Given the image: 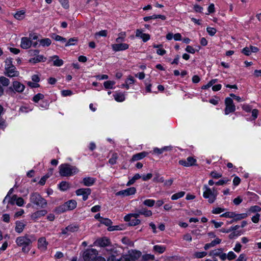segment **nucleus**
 Returning a JSON list of instances; mask_svg holds the SVG:
<instances>
[{
	"label": "nucleus",
	"mask_w": 261,
	"mask_h": 261,
	"mask_svg": "<svg viewBox=\"0 0 261 261\" xmlns=\"http://www.w3.org/2000/svg\"><path fill=\"white\" fill-rule=\"evenodd\" d=\"M228 260H231L234 259L236 257V255L232 252L230 251L227 255Z\"/></svg>",
	"instance_id": "680f3d73"
},
{
	"label": "nucleus",
	"mask_w": 261,
	"mask_h": 261,
	"mask_svg": "<svg viewBox=\"0 0 261 261\" xmlns=\"http://www.w3.org/2000/svg\"><path fill=\"white\" fill-rule=\"evenodd\" d=\"M49 177V176L46 174L43 176L40 180L39 183L41 185H44L45 183L46 180Z\"/></svg>",
	"instance_id": "e2e57ef3"
},
{
	"label": "nucleus",
	"mask_w": 261,
	"mask_h": 261,
	"mask_svg": "<svg viewBox=\"0 0 261 261\" xmlns=\"http://www.w3.org/2000/svg\"><path fill=\"white\" fill-rule=\"evenodd\" d=\"M33 238V236H29L27 234L17 237L16 239V243L19 246H22V251L23 252H28L30 250V248L28 247L32 243V241L31 239Z\"/></svg>",
	"instance_id": "f257e3e1"
},
{
	"label": "nucleus",
	"mask_w": 261,
	"mask_h": 261,
	"mask_svg": "<svg viewBox=\"0 0 261 261\" xmlns=\"http://www.w3.org/2000/svg\"><path fill=\"white\" fill-rule=\"evenodd\" d=\"M236 261H246V258L244 254H241Z\"/></svg>",
	"instance_id": "774afa93"
},
{
	"label": "nucleus",
	"mask_w": 261,
	"mask_h": 261,
	"mask_svg": "<svg viewBox=\"0 0 261 261\" xmlns=\"http://www.w3.org/2000/svg\"><path fill=\"white\" fill-rule=\"evenodd\" d=\"M217 82V79H213L210 81L208 84L206 85H204L202 87V89H206L211 87L213 84H215Z\"/></svg>",
	"instance_id": "37998d69"
},
{
	"label": "nucleus",
	"mask_w": 261,
	"mask_h": 261,
	"mask_svg": "<svg viewBox=\"0 0 261 261\" xmlns=\"http://www.w3.org/2000/svg\"><path fill=\"white\" fill-rule=\"evenodd\" d=\"M95 182V179L91 177H86L83 178L81 182L85 186L89 187L93 185Z\"/></svg>",
	"instance_id": "a211bd4d"
},
{
	"label": "nucleus",
	"mask_w": 261,
	"mask_h": 261,
	"mask_svg": "<svg viewBox=\"0 0 261 261\" xmlns=\"http://www.w3.org/2000/svg\"><path fill=\"white\" fill-rule=\"evenodd\" d=\"M18 197H17V196L16 195H14L11 198H9V203H10L12 204H14L15 202H16L17 199H18Z\"/></svg>",
	"instance_id": "052dcab7"
},
{
	"label": "nucleus",
	"mask_w": 261,
	"mask_h": 261,
	"mask_svg": "<svg viewBox=\"0 0 261 261\" xmlns=\"http://www.w3.org/2000/svg\"><path fill=\"white\" fill-rule=\"evenodd\" d=\"M115 82L112 81H108L104 83L103 85L106 89H112Z\"/></svg>",
	"instance_id": "58836bf2"
},
{
	"label": "nucleus",
	"mask_w": 261,
	"mask_h": 261,
	"mask_svg": "<svg viewBox=\"0 0 261 261\" xmlns=\"http://www.w3.org/2000/svg\"><path fill=\"white\" fill-rule=\"evenodd\" d=\"M47 211L45 210L38 211L31 215V218L34 220H36L41 217L45 216L47 214Z\"/></svg>",
	"instance_id": "2eb2a0df"
},
{
	"label": "nucleus",
	"mask_w": 261,
	"mask_h": 261,
	"mask_svg": "<svg viewBox=\"0 0 261 261\" xmlns=\"http://www.w3.org/2000/svg\"><path fill=\"white\" fill-rule=\"evenodd\" d=\"M32 43L28 37H22L21 40L20 46L23 49H28L31 46Z\"/></svg>",
	"instance_id": "4468645a"
},
{
	"label": "nucleus",
	"mask_w": 261,
	"mask_h": 261,
	"mask_svg": "<svg viewBox=\"0 0 261 261\" xmlns=\"http://www.w3.org/2000/svg\"><path fill=\"white\" fill-rule=\"evenodd\" d=\"M16 203L19 206H21L23 205V204L24 203L23 199L21 197H18V198L17 199Z\"/></svg>",
	"instance_id": "69168bd1"
},
{
	"label": "nucleus",
	"mask_w": 261,
	"mask_h": 261,
	"mask_svg": "<svg viewBox=\"0 0 261 261\" xmlns=\"http://www.w3.org/2000/svg\"><path fill=\"white\" fill-rule=\"evenodd\" d=\"M44 98V95L42 94L38 93L33 97V101L35 102H38L39 100L42 99Z\"/></svg>",
	"instance_id": "c03bdc74"
},
{
	"label": "nucleus",
	"mask_w": 261,
	"mask_h": 261,
	"mask_svg": "<svg viewBox=\"0 0 261 261\" xmlns=\"http://www.w3.org/2000/svg\"><path fill=\"white\" fill-rule=\"evenodd\" d=\"M136 189L134 187L129 188L126 190L120 191L116 193L117 196L121 195L123 196H129L135 194Z\"/></svg>",
	"instance_id": "9b49d317"
},
{
	"label": "nucleus",
	"mask_w": 261,
	"mask_h": 261,
	"mask_svg": "<svg viewBox=\"0 0 261 261\" xmlns=\"http://www.w3.org/2000/svg\"><path fill=\"white\" fill-rule=\"evenodd\" d=\"M40 44L42 46H48L51 44V40L49 38H45L39 40Z\"/></svg>",
	"instance_id": "c85d7f7f"
},
{
	"label": "nucleus",
	"mask_w": 261,
	"mask_h": 261,
	"mask_svg": "<svg viewBox=\"0 0 261 261\" xmlns=\"http://www.w3.org/2000/svg\"><path fill=\"white\" fill-rule=\"evenodd\" d=\"M95 243L100 247H103L109 246L110 244V241L106 238H103L97 240Z\"/></svg>",
	"instance_id": "dca6fc26"
},
{
	"label": "nucleus",
	"mask_w": 261,
	"mask_h": 261,
	"mask_svg": "<svg viewBox=\"0 0 261 261\" xmlns=\"http://www.w3.org/2000/svg\"><path fill=\"white\" fill-rule=\"evenodd\" d=\"M211 176L214 178H219L222 177V174L218 173L216 171H212L211 173Z\"/></svg>",
	"instance_id": "6e6d98bb"
},
{
	"label": "nucleus",
	"mask_w": 261,
	"mask_h": 261,
	"mask_svg": "<svg viewBox=\"0 0 261 261\" xmlns=\"http://www.w3.org/2000/svg\"><path fill=\"white\" fill-rule=\"evenodd\" d=\"M99 221L101 223L107 226H110L112 224V221L108 218H101Z\"/></svg>",
	"instance_id": "4c0bfd02"
},
{
	"label": "nucleus",
	"mask_w": 261,
	"mask_h": 261,
	"mask_svg": "<svg viewBox=\"0 0 261 261\" xmlns=\"http://www.w3.org/2000/svg\"><path fill=\"white\" fill-rule=\"evenodd\" d=\"M153 250L158 253H162L165 251L166 247L164 246L155 245L153 246Z\"/></svg>",
	"instance_id": "473e14b6"
},
{
	"label": "nucleus",
	"mask_w": 261,
	"mask_h": 261,
	"mask_svg": "<svg viewBox=\"0 0 261 261\" xmlns=\"http://www.w3.org/2000/svg\"><path fill=\"white\" fill-rule=\"evenodd\" d=\"M117 159V155L116 154H113L112 158L109 160V163L114 165L116 163V160Z\"/></svg>",
	"instance_id": "603ef678"
},
{
	"label": "nucleus",
	"mask_w": 261,
	"mask_h": 261,
	"mask_svg": "<svg viewBox=\"0 0 261 261\" xmlns=\"http://www.w3.org/2000/svg\"><path fill=\"white\" fill-rule=\"evenodd\" d=\"M93 261H106L105 258L102 257L101 256L97 257L93 260ZM107 261H122V258L119 259H116L114 255H111L108 259Z\"/></svg>",
	"instance_id": "4be33fe9"
},
{
	"label": "nucleus",
	"mask_w": 261,
	"mask_h": 261,
	"mask_svg": "<svg viewBox=\"0 0 261 261\" xmlns=\"http://www.w3.org/2000/svg\"><path fill=\"white\" fill-rule=\"evenodd\" d=\"M115 99L119 102H122L124 100L125 96L124 94L122 93H118L114 95Z\"/></svg>",
	"instance_id": "7c9ffc66"
},
{
	"label": "nucleus",
	"mask_w": 261,
	"mask_h": 261,
	"mask_svg": "<svg viewBox=\"0 0 261 261\" xmlns=\"http://www.w3.org/2000/svg\"><path fill=\"white\" fill-rule=\"evenodd\" d=\"M25 88L24 85L18 81H14L12 86L9 87V90L12 91H15L18 93H21Z\"/></svg>",
	"instance_id": "1a4fd4ad"
},
{
	"label": "nucleus",
	"mask_w": 261,
	"mask_h": 261,
	"mask_svg": "<svg viewBox=\"0 0 261 261\" xmlns=\"http://www.w3.org/2000/svg\"><path fill=\"white\" fill-rule=\"evenodd\" d=\"M30 201L40 208H44L47 205V201L38 193L31 195Z\"/></svg>",
	"instance_id": "7ed1b4c3"
},
{
	"label": "nucleus",
	"mask_w": 261,
	"mask_h": 261,
	"mask_svg": "<svg viewBox=\"0 0 261 261\" xmlns=\"http://www.w3.org/2000/svg\"><path fill=\"white\" fill-rule=\"evenodd\" d=\"M51 60L53 61V64L55 66L60 67L63 64V61L60 59L58 56L55 55L50 57Z\"/></svg>",
	"instance_id": "412c9836"
},
{
	"label": "nucleus",
	"mask_w": 261,
	"mask_h": 261,
	"mask_svg": "<svg viewBox=\"0 0 261 261\" xmlns=\"http://www.w3.org/2000/svg\"><path fill=\"white\" fill-rule=\"evenodd\" d=\"M234 212H226L221 215V217L233 218Z\"/></svg>",
	"instance_id": "3c124183"
},
{
	"label": "nucleus",
	"mask_w": 261,
	"mask_h": 261,
	"mask_svg": "<svg viewBox=\"0 0 261 261\" xmlns=\"http://www.w3.org/2000/svg\"><path fill=\"white\" fill-rule=\"evenodd\" d=\"M239 227H240V226L236 225L234 226L231 227L228 230H225L224 228H222V229H220V231L222 232L228 233L232 230H236L238 229Z\"/></svg>",
	"instance_id": "79ce46f5"
},
{
	"label": "nucleus",
	"mask_w": 261,
	"mask_h": 261,
	"mask_svg": "<svg viewBox=\"0 0 261 261\" xmlns=\"http://www.w3.org/2000/svg\"><path fill=\"white\" fill-rule=\"evenodd\" d=\"M107 35V30H102V31L97 32L95 34V37H96L97 36L106 37Z\"/></svg>",
	"instance_id": "09e8293b"
},
{
	"label": "nucleus",
	"mask_w": 261,
	"mask_h": 261,
	"mask_svg": "<svg viewBox=\"0 0 261 261\" xmlns=\"http://www.w3.org/2000/svg\"><path fill=\"white\" fill-rule=\"evenodd\" d=\"M25 12L19 11L14 15V17L17 20H22L24 18Z\"/></svg>",
	"instance_id": "c756f323"
},
{
	"label": "nucleus",
	"mask_w": 261,
	"mask_h": 261,
	"mask_svg": "<svg viewBox=\"0 0 261 261\" xmlns=\"http://www.w3.org/2000/svg\"><path fill=\"white\" fill-rule=\"evenodd\" d=\"M141 255L139 251L132 250L128 251V254L124 257L125 261L135 260L139 258Z\"/></svg>",
	"instance_id": "6e6552de"
},
{
	"label": "nucleus",
	"mask_w": 261,
	"mask_h": 261,
	"mask_svg": "<svg viewBox=\"0 0 261 261\" xmlns=\"http://www.w3.org/2000/svg\"><path fill=\"white\" fill-rule=\"evenodd\" d=\"M126 36V33L125 32H122L118 34V37L116 39V41L117 43H120L124 41V38Z\"/></svg>",
	"instance_id": "c9c22d12"
},
{
	"label": "nucleus",
	"mask_w": 261,
	"mask_h": 261,
	"mask_svg": "<svg viewBox=\"0 0 261 261\" xmlns=\"http://www.w3.org/2000/svg\"><path fill=\"white\" fill-rule=\"evenodd\" d=\"M224 211V209L221 207H217L212 211L213 214H218Z\"/></svg>",
	"instance_id": "4d7b16f0"
},
{
	"label": "nucleus",
	"mask_w": 261,
	"mask_h": 261,
	"mask_svg": "<svg viewBox=\"0 0 261 261\" xmlns=\"http://www.w3.org/2000/svg\"><path fill=\"white\" fill-rule=\"evenodd\" d=\"M129 45L126 43H117L112 45V49L115 51L126 50L128 48Z\"/></svg>",
	"instance_id": "f8f14e48"
},
{
	"label": "nucleus",
	"mask_w": 261,
	"mask_h": 261,
	"mask_svg": "<svg viewBox=\"0 0 261 261\" xmlns=\"http://www.w3.org/2000/svg\"><path fill=\"white\" fill-rule=\"evenodd\" d=\"M98 254V251L95 249H87L83 254V257L85 261H89L95 259Z\"/></svg>",
	"instance_id": "423d86ee"
},
{
	"label": "nucleus",
	"mask_w": 261,
	"mask_h": 261,
	"mask_svg": "<svg viewBox=\"0 0 261 261\" xmlns=\"http://www.w3.org/2000/svg\"><path fill=\"white\" fill-rule=\"evenodd\" d=\"M221 239L217 238L215 240L212 241L211 243L205 244L204 247V248L205 250H207L210 247H214L216 245L220 244L221 243Z\"/></svg>",
	"instance_id": "393cba45"
},
{
	"label": "nucleus",
	"mask_w": 261,
	"mask_h": 261,
	"mask_svg": "<svg viewBox=\"0 0 261 261\" xmlns=\"http://www.w3.org/2000/svg\"><path fill=\"white\" fill-rule=\"evenodd\" d=\"M147 154V153L145 152H142L139 153H137L136 154H134L131 159L132 162H134L136 161L140 160L143 158H144L145 156H146Z\"/></svg>",
	"instance_id": "b1692460"
},
{
	"label": "nucleus",
	"mask_w": 261,
	"mask_h": 261,
	"mask_svg": "<svg viewBox=\"0 0 261 261\" xmlns=\"http://www.w3.org/2000/svg\"><path fill=\"white\" fill-rule=\"evenodd\" d=\"M194 255L197 258H202L205 256L207 255V253L206 252H196Z\"/></svg>",
	"instance_id": "864d4df0"
},
{
	"label": "nucleus",
	"mask_w": 261,
	"mask_h": 261,
	"mask_svg": "<svg viewBox=\"0 0 261 261\" xmlns=\"http://www.w3.org/2000/svg\"><path fill=\"white\" fill-rule=\"evenodd\" d=\"M260 210L261 208L257 205L251 206L250 208H249V211L252 213L260 212Z\"/></svg>",
	"instance_id": "49530a36"
},
{
	"label": "nucleus",
	"mask_w": 261,
	"mask_h": 261,
	"mask_svg": "<svg viewBox=\"0 0 261 261\" xmlns=\"http://www.w3.org/2000/svg\"><path fill=\"white\" fill-rule=\"evenodd\" d=\"M4 74L9 77H17L19 75V72L16 70L15 66L7 67L5 68Z\"/></svg>",
	"instance_id": "9d476101"
},
{
	"label": "nucleus",
	"mask_w": 261,
	"mask_h": 261,
	"mask_svg": "<svg viewBox=\"0 0 261 261\" xmlns=\"http://www.w3.org/2000/svg\"><path fill=\"white\" fill-rule=\"evenodd\" d=\"M79 228V226L77 225H70L67 226L65 228L62 230V233L63 234H66L67 233L68 231L72 232H75L77 231Z\"/></svg>",
	"instance_id": "f3484780"
},
{
	"label": "nucleus",
	"mask_w": 261,
	"mask_h": 261,
	"mask_svg": "<svg viewBox=\"0 0 261 261\" xmlns=\"http://www.w3.org/2000/svg\"><path fill=\"white\" fill-rule=\"evenodd\" d=\"M136 37L141 38L145 42L149 40L150 38L149 34L143 33L142 31L139 29H137L136 31Z\"/></svg>",
	"instance_id": "ddd939ff"
},
{
	"label": "nucleus",
	"mask_w": 261,
	"mask_h": 261,
	"mask_svg": "<svg viewBox=\"0 0 261 261\" xmlns=\"http://www.w3.org/2000/svg\"><path fill=\"white\" fill-rule=\"evenodd\" d=\"M78 172L77 169L69 164H63L59 167V173L62 176H69Z\"/></svg>",
	"instance_id": "f03ea898"
},
{
	"label": "nucleus",
	"mask_w": 261,
	"mask_h": 261,
	"mask_svg": "<svg viewBox=\"0 0 261 261\" xmlns=\"http://www.w3.org/2000/svg\"><path fill=\"white\" fill-rule=\"evenodd\" d=\"M16 226L15 228V231L20 233L22 232L26 226V224L22 221H17L15 223Z\"/></svg>",
	"instance_id": "6ab92c4d"
},
{
	"label": "nucleus",
	"mask_w": 261,
	"mask_h": 261,
	"mask_svg": "<svg viewBox=\"0 0 261 261\" xmlns=\"http://www.w3.org/2000/svg\"><path fill=\"white\" fill-rule=\"evenodd\" d=\"M206 31L208 34L212 36H214L217 32V30L215 28L211 27H207L206 28Z\"/></svg>",
	"instance_id": "a18cd8bd"
},
{
	"label": "nucleus",
	"mask_w": 261,
	"mask_h": 261,
	"mask_svg": "<svg viewBox=\"0 0 261 261\" xmlns=\"http://www.w3.org/2000/svg\"><path fill=\"white\" fill-rule=\"evenodd\" d=\"M233 216V220L237 221L246 218L247 217V214L246 213L239 214L234 213V216Z\"/></svg>",
	"instance_id": "cd10ccee"
},
{
	"label": "nucleus",
	"mask_w": 261,
	"mask_h": 261,
	"mask_svg": "<svg viewBox=\"0 0 261 261\" xmlns=\"http://www.w3.org/2000/svg\"><path fill=\"white\" fill-rule=\"evenodd\" d=\"M87 3L92 7H96L98 4L96 0H88Z\"/></svg>",
	"instance_id": "338daca9"
},
{
	"label": "nucleus",
	"mask_w": 261,
	"mask_h": 261,
	"mask_svg": "<svg viewBox=\"0 0 261 261\" xmlns=\"http://www.w3.org/2000/svg\"><path fill=\"white\" fill-rule=\"evenodd\" d=\"M196 162V160L193 158L192 157H188L187 158V162L188 164V166H192L194 165V163Z\"/></svg>",
	"instance_id": "bf43d9fd"
},
{
	"label": "nucleus",
	"mask_w": 261,
	"mask_h": 261,
	"mask_svg": "<svg viewBox=\"0 0 261 261\" xmlns=\"http://www.w3.org/2000/svg\"><path fill=\"white\" fill-rule=\"evenodd\" d=\"M143 203L145 206L152 207L154 205L155 201L152 199H146L143 201Z\"/></svg>",
	"instance_id": "ea45409f"
},
{
	"label": "nucleus",
	"mask_w": 261,
	"mask_h": 261,
	"mask_svg": "<svg viewBox=\"0 0 261 261\" xmlns=\"http://www.w3.org/2000/svg\"><path fill=\"white\" fill-rule=\"evenodd\" d=\"M38 248L42 250H45L47 248L48 243L44 237L40 238L38 241Z\"/></svg>",
	"instance_id": "aec40b11"
},
{
	"label": "nucleus",
	"mask_w": 261,
	"mask_h": 261,
	"mask_svg": "<svg viewBox=\"0 0 261 261\" xmlns=\"http://www.w3.org/2000/svg\"><path fill=\"white\" fill-rule=\"evenodd\" d=\"M141 177V176L139 174H136L134 177L127 182L126 186H129L131 185H133L136 180L140 178Z\"/></svg>",
	"instance_id": "72a5a7b5"
},
{
	"label": "nucleus",
	"mask_w": 261,
	"mask_h": 261,
	"mask_svg": "<svg viewBox=\"0 0 261 261\" xmlns=\"http://www.w3.org/2000/svg\"><path fill=\"white\" fill-rule=\"evenodd\" d=\"M69 184L66 181H62L59 185V188L62 191H66L69 188Z\"/></svg>",
	"instance_id": "f704fd0d"
},
{
	"label": "nucleus",
	"mask_w": 261,
	"mask_h": 261,
	"mask_svg": "<svg viewBox=\"0 0 261 261\" xmlns=\"http://www.w3.org/2000/svg\"><path fill=\"white\" fill-rule=\"evenodd\" d=\"M185 194V192H182V191L177 193H175L172 196L171 199H172V200H176L179 198L183 197L184 196Z\"/></svg>",
	"instance_id": "a19ab883"
},
{
	"label": "nucleus",
	"mask_w": 261,
	"mask_h": 261,
	"mask_svg": "<svg viewBox=\"0 0 261 261\" xmlns=\"http://www.w3.org/2000/svg\"><path fill=\"white\" fill-rule=\"evenodd\" d=\"M77 203L75 200H70L64 204L58 207L57 211L58 213H64L67 211H71L76 207Z\"/></svg>",
	"instance_id": "20e7f679"
},
{
	"label": "nucleus",
	"mask_w": 261,
	"mask_h": 261,
	"mask_svg": "<svg viewBox=\"0 0 261 261\" xmlns=\"http://www.w3.org/2000/svg\"><path fill=\"white\" fill-rule=\"evenodd\" d=\"M223 249L222 248L215 249L210 252L209 255L211 256H213V257L214 256H219L221 253L223 252Z\"/></svg>",
	"instance_id": "bb28decb"
},
{
	"label": "nucleus",
	"mask_w": 261,
	"mask_h": 261,
	"mask_svg": "<svg viewBox=\"0 0 261 261\" xmlns=\"http://www.w3.org/2000/svg\"><path fill=\"white\" fill-rule=\"evenodd\" d=\"M91 189L89 188H81L75 191V193L77 196L82 195L83 196L86 193H91Z\"/></svg>",
	"instance_id": "a878e982"
},
{
	"label": "nucleus",
	"mask_w": 261,
	"mask_h": 261,
	"mask_svg": "<svg viewBox=\"0 0 261 261\" xmlns=\"http://www.w3.org/2000/svg\"><path fill=\"white\" fill-rule=\"evenodd\" d=\"M141 221L139 219H135L132 220L129 223V225L130 226H136L140 223Z\"/></svg>",
	"instance_id": "0e129e2a"
},
{
	"label": "nucleus",
	"mask_w": 261,
	"mask_h": 261,
	"mask_svg": "<svg viewBox=\"0 0 261 261\" xmlns=\"http://www.w3.org/2000/svg\"><path fill=\"white\" fill-rule=\"evenodd\" d=\"M242 53L243 54H244V55H245L246 56H248L250 55V54H251V51H250L249 47H247L244 48L242 49Z\"/></svg>",
	"instance_id": "13d9d810"
},
{
	"label": "nucleus",
	"mask_w": 261,
	"mask_h": 261,
	"mask_svg": "<svg viewBox=\"0 0 261 261\" xmlns=\"http://www.w3.org/2000/svg\"><path fill=\"white\" fill-rule=\"evenodd\" d=\"M205 191L203 192V196L206 199H208V202L210 203L214 202L217 196V192H215V189H213V191L209 188L206 185L204 186Z\"/></svg>",
	"instance_id": "39448f33"
},
{
	"label": "nucleus",
	"mask_w": 261,
	"mask_h": 261,
	"mask_svg": "<svg viewBox=\"0 0 261 261\" xmlns=\"http://www.w3.org/2000/svg\"><path fill=\"white\" fill-rule=\"evenodd\" d=\"M62 7L65 9H68L69 7L68 0H58Z\"/></svg>",
	"instance_id": "de8ad7c7"
},
{
	"label": "nucleus",
	"mask_w": 261,
	"mask_h": 261,
	"mask_svg": "<svg viewBox=\"0 0 261 261\" xmlns=\"http://www.w3.org/2000/svg\"><path fill=\"white\" fill-rule=\"evenodd\" d=\"M11 66H14L12 64V59L7 58L5 61V68H7V67H11Z\"/></svg>",
	"instance_id": "5fc2aeb1"
},
{
	"label": "nucleus",
	"mask_w": 261,
	"mask_h": 261,
	"mask_svg": "<svg viewBox=\"0 0 261 261\" xmlns=\"http://www.w3.org/2000/svg\"><path fill=\"white\" fill-rule=\"evenodd\" d=\"M226 108L225 109V114L228 115L230 113L235 111L236 107L233 104V100L229 97H227L225 100Z\"/></svg>",
	"instance_id": "0eeeda50"
},
{
	"label": "nucleus",
	"mask_w": 261,
	"mask_h": 261,
	"mask_svg": "<svg viewBox=\"0 0 261 261\" xmlns=\"http://www.w3.org/2000/svg\"><path fill=\"white\" fill-rule=\"evenodd\" d=\"M77 38L73 37L70 38L65 44V46L74 45L77 42Z\"/></svg>",
	"instance_id": "e433bc0d"
},
{
	"label": "nucleus",
	"mask_w": 261,
	"mask_h": 261,
	"mask_svg": "<svg viewBox=\"0 0 261 261\" xmlns=\"http://www.w3.org/2000/svg\"><path fill=\"white\" fill-rule=\"evenodd\" d=\"M55 37H53V38L55 39L56 41H60L63 42H65L66 41V39L65 38H63L58 35L54 34Z\"/></svg>",
	"instance_id": "8fccbe9b"
},
{
	"label": "nucleus",
	"mask_w": 261,
	"mask_h": 261,
	"mask_svg": "<svg viewBox=\"0 0 261 261\" xmlns=\"http://www.w3.org/2000/svg\"><path fill=\"white\" fill-rule=\"evenodd\" d=\"M0 83L5 87H7L10 84L9 80L3 76H0Z\"/></svg>",
	"instance_id": "2f4dec72"
},
{
	"label": "nucleus",
	"mask_w": 261,
	"mask_h": 261,
	"mask_svg": "<svg viewBox=\"0 0 261 261\" xmlns=\"http://www.w3.org/2000/svg\"><path fill=\"white\" fill-rule=\"evenodd\" d=\"M46 59V58L42 55H37L35 57L31 59L29 61L31 63H36L42 61L44 62Z\"/></svg>",
	"instance_id": "5701e85b"
}]
</instances>
